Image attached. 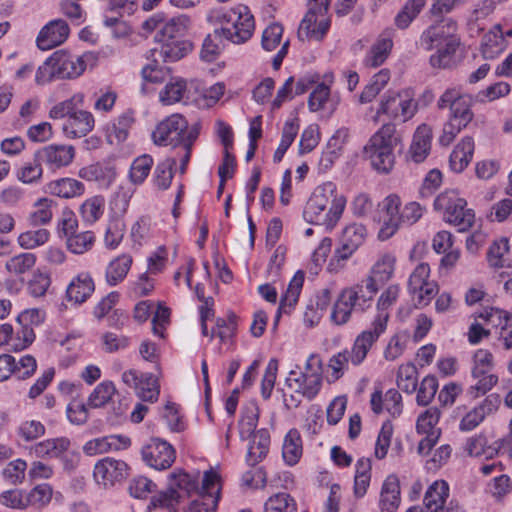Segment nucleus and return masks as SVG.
<instances>
[{"instance_id":"nucleus-1","label":"nucleus","mask_w":512,"mask_h":512,"mask_svg":"<svg viewBox=\"0 0 512 512\" xmlns=\"http://www.w3.org/2000/svg\"><path fill=\"white\" fill-rule=\"evenodd\" d=\"M346 206V198L339 195L336 185L324 182L318 185L306 202L303 218L306 222L331 231L339 222Z\"/></svg>"},{"instance_id":"nucleus-2","label":"nucleus","mask_w":512,"mask_h":512,"mask_svg":"<svg viewBox=\"0 0 512 512\" xmlns=\"http://www.w3.org/2000/svg\"><path fill=\"white\" fill-rule=\"evenodd\" d=\"M323 363L319 355L311 354L305 363L302 371L291 370L286 378L287 386L298 396L284 394V405L288 409L297 408L301 399L299 396L311 401L322 388Z\"/></svg>"},{"instance_id":"nucleus-3","label":"nucleus","mask_w":512,"mask_h":512,"mask_svg":"<svg viewBox=\"0 0 512 512\" xmlns=\"http://www.w3.org/2000/svg\"><path fill=\"white\" fill-rule=\"evenodd\" d=\"M207 20L211 24H220L218 28L224 39L233 44H243L253 35L254 17L245 5L233 8H215L209 11Z\"/></svg>"},{"instance_id":"nucleus-4","label":"nucleus","mask_w":512,"mask_h":512,"mask_svg":"<svg viewBox=\"0 0 512 512\" xmlns=\"http://www.w3.org/2000/svg\"><path fill=\"white\" fill-rule=\"evenodd\" d=\"M401 138L392 123L383 124L364 146V154L379 173H389L395 164V149Z\"/></svg>"},{"instance_id":"nucleus-5","label":"nucleus","mask_w":512,"mask_h":512,"mask_svg":"<svg viewBox=\"0 0 512 512\" xmlns=\"http://www.w3.org/2000/svg\"><path fill=\"white\" fill-rule=\"evenodd\" d=\"M94 60L92 53H84L76 56L65 50L55 51L36 73V82L43 84L49 81L51 76H57L62 79L77 78L83 74L87 64Z\"/></svg>"},{"instance_id":"nucleus-6","label":"nucleus","mask_w":512,"mask_h":512,"mask_svg":"<svg viewBox=\"0 0 512 512\" xmlns=\"http://www.w3.org/2000/svg\"><path fill=\"white\" fill-rule=\"evenodd\" d=\"M434 209L443 213V219L457 227L459 232L468 231L474 224L475 213L467 208V201L460 197L459 192L447 189L434 200Z\"/></svg>"},{"instance_id":"nucleus-7","label":"nucleus","mask_w":512,"mask_h":512,"mask_svg":"<svg viewBox=\"0 0 512 512\" xmlns=\"http://www.w3.org/2000/svg\"><path fill=\"white\" fill-rule=\"evenodd\" d=\"M382 324L376 323L372 331H362L355 339L350 351L343 350L333 355L329 360V367L333 370L335 379H338L347 368L349 362L359 366L367 357L369 350L379 339V332L382 331Z\"/></svg>"},{"instance_id":"nucleus-8","label":"nucleus","mask_w":512,"mask_h":512,"mask_svg":"<svg viewBox=\"0 0 512 512\" xmlns=\"http://www.w3.org/2000/svg\"><path fill=\"white\" fill-rule=\"evenodd\" d=\"M199 490L196 478L182 470H176L169 474L166 489L162 491V508L177 512L178 505Z\"/></svg>"},{"instance_id":"nucleus-9","label":"nucleus","mask_w":512,"mask_h":512,"mask_svg":"<svg viewBox=\"0 0 512 512\" xmlns=\"http://www.w3.org/2000/svg\"><path fill=\"white\" fill-rule=\"evenodd\" d=\"M329 5L330 0H310L309 11L298 29L302 40L321 41L324 38L330 28Z\"/></svg>"},{"instance_id":"nucleus-10","label":"nucleus","mask_w":512,"mask_h":512,"mask_svg":"<svg viewBox=\"0 0 512 512\" xmlns=\"http://www.w3.org/2000/svg\"><path fill=\"white\" fill-rule=\"evenodd\" d=\"M417 110V104L411 98L399 93L385 94L379 103V107L373 118L374 122H380L382 115L389 119L405 122L411 119Z\"/></svg>"},{"instance_id":"nucleus-11","label":"nucleus","mask_w":512,"mask_h":512,"mask_svg":"<svg viewBox=\"0 0 512 512\" xmlns=\"http://www.w3.org/2000/svg\"><path fill=\"white\" fill-rule=\"evenodd\" d=\"M219 475L213 470L205 471L202 486L196 498L188 507V512H216L220 499Z\"/></svg>"},{"instance_id":"nucleus-12","label":"nucleus","mask_w":512,"mask_h":512,"mask_svg":"<svg viewBox=\"0 0 512 512\" xmlns=\"http://www.w3.org/2000/svg\"><path fill=\"white\" fill-rule=\"evenodd\" d=\"M457 22L446 17L428 26L420 35L418 44L425 51H431L442 43L457 38Z\"/></svg>"},{"instance_id":"nucleus-13","label":"nucleus","mask_w":512,"mask_h":512,"mask_svg":"<svg viewBox=\"0 0 512 512\" xmlns=\"http://www.w3.org/2000/svg\"><path fill=\"white\" fill-rule=\"evenodd\" d=\"M121 380L126 386L133 388L141 400L149 402L158 400L160 393L158 380L151 373L128 369L122 373Z\"/></svg>"},{"instance_id":"nucleus-14","label":"nucleus","mask_w":512,"mask_h":512,"mask_svg":"<svg viewBox=\"0 0 512 512\" xmlns=\"http://www.w3.org/2000/svg\"><path fill=\"white\" fill-rule=\"evenodd\" d=\"M75 156V147L68 144H48L35 153V158L52 171L68 167Z\"/></svg>"},{"instance_id":"nucleus-15","label":"nucleus","mask_w":512,"mask_h":512,"mask_svg":"<svg viewBox=\"0 0 512 512\" xmlns=\"http://www.w3.org/2000/svg\"><path fill=\"white\" fill-rule=\"evenodd\" d=\"M129 471L130 468L125 461L113 457H105L96 462L93 476L98 484L107 487L123 481L128 477Z\"/></svg>"},{"instance_id":"nucleus-16","label":"nucleus","mask_w":512,"mask_h":512,"mask_svg":"<svg viewBox=\"0 0 512 512\" xmlns=\"http://www.w3.org/2000/svg\"><path fill=\"white\" fill-rule=\"evenodd\" d=\"M401 200L398 195L390 194L381 204L382 226L378 238L382 241L391 238L401 227Z\"/></svg>"},{"instance_id":"nucleus-17","label":"nucleus","mask_w":512,"mask_h":512,"mask_svg":"<svg viewBox=\"0 0 512 512\" xmlns=\"http://www.w3.org/2000/svg\"><path fill=\"white\" fill-rule=\"evenodd\" d=\"M501 404V397L497 393L487 395L477 406L466 413L459 423V429L469 432L478 427L486 417L497 412Z\"/></svg>"},{"instance_id":"nucleus-18","label":"nucleus","mask_w":512,"mask_h":512,"mask_svg":"<svg viewBox=\"0 0 512 512\" xmlns=\"http://www.w3.org/2000/svg\"><path fill=\"white\" fill-rule=\"evenodd\" d=\"M479 318L497 327L498 341L505 350H512V314L498 308H487Z\"/></svg>"},{"instance_id":"nucleus-19","label":"nucleus","mask_w":512,"mask_h":512,"mask_svg":"<svg viewBox=\"0 0 512 512\" xmlns=\"http://www.w3.org/2000/svg\"><path fill=\"white\" fill-rule=\"evenodd\" d=\"M70 33L66 21L54 19L43 26L36 38V45L40 50L47 51L63 44Z\"/></svg>"},{"instance_id":"nucleus-20","label":"nucleus","mask_w":512,"mask_h":512,"mask_svg":"<svg viewBox=\"0 0 512 512\" xmlns=\"http://www.w3.org/2000/svg\"><path fill=\"white\" fill-rule=\"evenodd\" d=\"M95 126V119L91 112L75 109L69 118L62 124V132L68 139L82 138L89 134Z\"/></svg>"},{"instance_id":"nucleus-21","label":"nucleus","mask_w":512,"mask_h":512,"mask_svg":"<svg viewBox=\"0 0 512 512\" xmlns=\"http://www.w3.org/2000/svg\"><path fill=\"white\" fill-rule=\"evenodd\" d=\"M367 229L361 223H351L344 227L340 243L341 246L336 250L339 259L346 260L365 242Z\"/></svg>"},{"instance_id":"nucleus-22","label":"nucleus","mask_w":512,"mask_h":512,"mask_svg":"<svg viewBox=\"0 0 512 512\" xmlns=\"http://www.w3.org/2000/svg\"><path fill=\"white\" fill-rule=\"evenodd\" d=\"M449 497V485L445 480H437L433 482L425 492L423 504L429 512H453L458 509V505L450 502L448 507H445L447 498Z\"/></svg>"},{"instance_id":"nucleus-23","label":"nucleus","mask_w":512,"mask_h":512,"mask_svg":"<svg viewBox=\"0 0 512 512\" xmlns=\"http://www.w3.org/2000/svg\"><path fill=\"white\" fill-rule=\"evenodd\" d=\"M342 290L348 296V299L356 306V311L364 312L372 306L379 287L377 284H374V280L366 277L358 283Z\"/></svg>"},{"instance_id":"nucleus-24","label":"nucleus","mask_w":512,"mask_h":512,"mask_svg":"<svg viewBox=\"0 0 512 512\" xmlns=\"http://www.w3.org/2000/svg\"><path fill=\"white\" fill-rule=\"evenodd\" d=\"M95 291L93 277L88 271H81L75 275L66 288L68 302L80 305L86 302Z\"/></svg>"},{"instance_id":"nucleus-25","label":"nucleus","mask_w":512,"mask_h":512,"mask_svg":"<svg viewBox=\"0 0 512 512\" xmlns=\"http://www.w3.org/2000/svg\"><path fill=\"white\" fill-rule=\"evenodd\" d=\"M160 272V249H157L148 258L147 271L142 273L135 281L130 283V289L136 297L149 295L156 286V279L152 276Z\"/></svg>"},{"instance_id":"nucleus-26","label":"nucleus","mask_w":512,"mask_h":512,"mask_svg":"<svg viewBox=\"0 0 512 512\" xmlns=\"http://www.w3.org/2000/svg\"><path fill=\"white\" fill-rule=\"evenodd\" d=\"M188 122L181 114H172L162 120V145H171L178 147L187 141L185 138L187 133ZM188 137L192 138L191 135Z\"/></svg>"},{"instance_id":"nucleus-27","label":"nucleus","mask_w":512,"mask_h":512,"mask_svg":"<svg viewBox=\"0 0 512 512\" xmlns=\"http://www.w3.org/2000/svg\"><path fill=\"white\" fill-rule=\"evenodd\" d=\"M71 447L67 437L50 438L29 447L28 454L39 459H53L64 456Z\"/></svg>"},{"instance_id":"nucleus-28","label":"nucleus","mask_w":512,"mask_h":512,"mask_svg":"<svg viewBox=\"0 0 512 512\" xmlns=\"http://www.w3.org/2000/svg\"><path fill=\"white\" fill-rule=\"evenodd\" d=\"M400 288L398 285H390L388 286L379 296L377 301V314L371 322L370 326L364 331H372L375 327L376 323H381L383 329L379 332V337L385 333L389 321V313L388 309L394 305L399 297Z\"/></svg>"},{"instance_id":"nucleus-29","label":"nucleus","mask_w":512,"mask_h":512,"mask_svg":"<svg viewBox=\"0 0 512 512\" xmlns=\"http://www.w3.org/2000/svg\"><path fill=\"white\" fill-rule=\"evenodd\" d=\"M133 265V257L129 253H122L113 257L105 267V282L109 287L117 286L127 277Z\"/></svg>"},{"instance_id":"nucleus-30","label":"nucleus","mask_w":512,"mask_h":512,"mask_svg":"<svg viewBox=\"0 0 512 512\" xmlns=\"http://www.w3.org/2000/svg\"><path fill=\"white\" fill-rule=\"evenodd\" d=\"M400 482L391 474L384 480L379 499L380 512H397L401 502Z\"/></svg>"},{"instance_id":"nucleus-31","label":"nucleus","mask_w":512,"mask_h":512,"mask_svg":"<svg viewBox=\"0 0 512 512\" xmlns=\"http://www.w3.org/2000/svg\"><path fill=\"white\" fill-rule=\"evenodd\" d=\"M339 101V97L331 95L330 86L322 82L318 83L310 93L308 107L312 112L328 110L331 115L337 109Z\"/></svg>"},{"instance_id":"nucleus-32","label":"nucleus","mask_w":512,"mask_h":512,"mask_svg":"<svg viewBox=\"0 0 512 512\" xmlns=\"http://www.w3.org/2000/svg\"><path fill=\"white\" fill-rule=\"evenodd\" d=\"M495 9L493 0H482L476 3L466 17V26L471 36H477L486 27L487 18Z\"/></svg>"},{"instance_id":"nucleus-33","label":"nucleus","mask_w":512,"mask_h":512,"mask_svg":"<svg viewBox=\"0 0 512 512\" xmlns=\"http://www.w3.org/2000/svg\"><path fill=\"white\" fill-rule=\"evenodd\" d=\"M44 190L50 195L70 199L82 196L85 193V186L77 179L64 177L48 182Z\"/></svg>"},{"instance_id":"nucleus-34","label":"nucleus","mask_w":512,"mask_h":512,"mask_svg":"<svg viewBox=\"0 0 512 512\" xmlns=\"http://www.w3.org/2000/svg\"><path fill=\"white\" fill-rule=\"evenodd\" d=\"M304 283V273L298 271L291 279L285 293L282 295L280 305L275 316L274 327L277 326L281 314H290L298 302Z\"/></svg>"},{"instance_id":"nucleus-35","label":"nucleus","mask_w":512,"mask_h":512,"mask_svg":"<svg viewBox=\"0 0 512 512\" xmlns=\"http://www.w3.org/2000/svg\"><path fill=\"white\" fill-rule=\"evenodd\" d=\"M432 129L426 124L420 125L413 136L409 149V156L415 163L423 162L430 153Z\"/></svg>"},{"instance_id":"nucleus-36","label":"nucleus","mask_w":512,"mask_h":512,"mask_svg":"<svg viewBox=\"0 0 512 512\" xmlns=\"http://www.w3.org/2000/svg\"><path fill=\"white\" fill-rule=\"evenodd\" d=\"M78 176L86 181L97 182L99 187L108 188L115 180V169L102 163H94L82 167L78 171Z\"/></svg>"},{"instance_id":"nucleus-37","label":"nucleus","mask_w":512,"mask_h":512,"mask_svg":"<svg viewBox=\"0 0 512 512\" xmlns=\"http://www.w3.org/2000/svg\"><path fill=\"white\" fill-rule=\"evenodd\" d=\"M250 439L246 462L253 467L267 456L270 447V434L267 429L262 428L256 431Z\"/></svg>"},{"instance_id":"nucleus-38","label":"nucleus","mask_w":512,"mask_h":512,"mask_svg":"<svg viewBox=\"0 0 512 512\" xmlns=\"http://www.w3.org/2000/svg\"><path fill=\"white\" fill-rule=\"evenodd\" d=\"M474 140L472 137H464L453 149L449 157V165L452 171L461 173L469 165L474 153Z\"/></svg>"},{"instance_id":"nucleus-39","label":"nucleus","mask_w":512,"mask_h":512,"mask_svg":"<svg viewBox=\"0 0 512 512\" xmlns=\"http://www.w3.org/2000/svg\"><path fill=\"white\" fill-rule=\"evenodd\" d=\"M464 451L471 457L492 459L499 453L497 441L488 444V439L483 433L473 435L466 439Z\"/></svg>"},{"instance_id":"nucleus-40","label":"nucleus","mask_w":512,"mask_h":512,"mask_svg":"<svg viewBox=\"0 0 512 512\" xmlns=\"http://www.w3.org/2000/svg\"><path fill=\"white\" fill-rule=\"evenodd\" d=\"M156 54V48L149 50V52L146 55V59L148 62L142 68L141 71V92L145 95L155 92L158 84L160 83V68L158 65L157 58L155 57Z\"/></svg>"},{"instance_id":"nucleus-41","label":"nucleus","mask_w":512,"mask_h":512,"mask_svg":"<svg viewBox=\"0 0 512 512\" xmlns=\"http://www.w3.org/2000/svg\"><path fill=\"white\" fill-rule=\"evenodd\" d=\"M192 142L193 138H190L187 141H184V143L180 144L177 148L176 155L169 157L166 159V165L168 166L169 172L168 176H162V188H167L170 186V183L172 181L174 171L173 168L176 166L177 163V157L180 161V167L179 171L181 174H184L187 170L188 163L191 158V150H192Z\"/></svg>"},{"instance_id":"nucleus-42","label":"nucleus","mask_w":512,"mask_h":512,"mask_svg":"<svg viewBox=\"0 0 512 512\" xmlns=\"http://www.w3.org/2000/svg\"><path fill=\"white\" fill-rule=\"evenodd\" d=\"M192 43L185 38H162V60L175 62L186 57L192 51Z\"/></svg>"},{"instance_id":"nucleus-43","label":"nucleus","mask_w":512,"mask_h":512,"mask_svg":"<svg viewBox=\"0 0 512 512\" xmlns=\"http://www.w3.org/2000/svg\"><path fill=\"white\" fill-rule=\"evenodd\" d=\"M506 49V39L500 26L484 35L481 43V54L484 59H495Z\"/></svg>"},{"instance_id":"nucleus-44","label":"nucleus","mask_w":512,"mask_h":512,"mask_svg":"<svg viewBox=\"0 0 512 512\" xmlns=\"http://www.w3.org/2000/svg\"><path fill=\"white\" fill-rule=\"evenodd\" d=\"M162 419L173 433H182L187 429V421L182 406L167 400L162 408Z\"/></svg>"},{"instance_id":"nucleus-45","label":"nucleus","mask_w":512,"mask_h":512,"mask_svg":"<svg viewBox=\"0 0 512 512\" xmlns=\"http://www.w3.org/2000/svg\"><path fill=\"white\" fill-rule=\"evenodd\" d=\"M119 301V293L118 292H110L108 295L103 297L94 307L93 314L98 320H102L107 317L109 325H115L114 318L117 317L118 320L123 317L126 318L123 310H114L112 314L110 312L113 310L117 302Z\"/></svg>"},{"instance_id":"nucleus-46","label":"nucleus","mask_w":512,"mask_h":512,"mask_svg":"<svg viewBox=\"0 0 512 512\" xmlns=\"http://www.w3.org/2000/svg\"><path fill=\"white\" fill-rule=\"evenodd\" d=\"M302 440L296 429L288 431L282 446V456L286 464L293 466L297 464L302 456Z\"/></svg>"},{"instance_id":"nucleus-47","label":"nucleus","mask_w":512,"mask_h":512,"mask_svg":"<svg viewBox=\"0 0 512 512\" xmlns=\"http://www.w3.org/2000/svg\"><path fill=\"white\" fill-rule=\"evenodd\" d=\"M396 258L392 254L382 255L371 268L368 279L374 280V284H384L391 279L395 269Z\"/></svg>"},{"instance_id":"nucleus-48","label":"nucleus","mask_w":512,"mask_h":512,"mask_svg":"<svg viewBox=\"0 0 512 512\" xmlns=\"http://www.w3.org/2000/svg\"><path fill=\"white\" fill-rule=\"evenodd\" d=\"M460 46V38H452L449 42H446L443 47L437 49L435 53H433L429 62L433 68L446 69L450 68L453 63L454 55L457 49Z\"/></svg>"},{"instance_id":"nucleus-49","label":"nucleus","mask_w":512,"mask_h":512,"mask_svg":"<svg viewBox=\"0 0 512 512\" xmlns=\"http://www.w3.org/2000/svg\"><path fill=\"white\" fill-rule=\"evenodd\" d=\"M105 199L101 195H95L87 198L79 208L82 220L87 224H94L104 214Z\"/></svg>"},{"instance_id":"nucleus-50","label":"nucleus","mask_w":512,"mask_h":512,"mask_svg":"<svg viewBox=\"0 0 512 512\" xmlns=\"http://www.w3.org/2000/svg\"><path fill=\"white\" fill-rule=\"evenodd\" d=\"M356 311V306L343 290L338 295L330 315L331 321L338 326L348 323L352 317V312Z\"/></svg>"},{"instance_id":"nucleus-51","label":"nucleus","mask_w":512,"mask_h":512,"mask_svg":"<svg viewBox=\"0 0 512 512\" xmlns=\"http://www.w3.org/2000/svg\"><path fill=\"white\" fill-rule=\"evenodd\" d=\"M50 237L46 228L29 229L18 235L17 243L24 250H33L48 243Z\"/></svg>"},{"instance_id":"nucleus-52","label":"nucleus","mask_w":512,"mask_h":512,"mask_svg":"<svg viewBox=\"0 0 512 512\" xmlns=\"http://www.w3.org/2000/svg\"><path fill=\"white\" fill-rule=\"evenodd\" d=\"M187 93L186 80L181 77H170L162 91V104L171 105L185 98Z\"/></svg>"},{"instance_id":"nucleus-53","label":"nucleus","mask_w":512,"mask_h":512,"mask_svg":"<svg viewBox=\"0 0 512 512\" xmlns=\"http://www.w3.org/2000/svg\"><path fill=\"white\" fill-rule=\"evenodd\" d=\"M392 46V40L388 38L378 40L368 51L364 59L365 66L370 68L381 66L388 58Z\"/></svg>"},{"instance_id":"nucleus-54","label":"nucleus","mask_w":512,"mask_h":512,"mask_svg":"<svg viewBox=\"0 0 512 512\" xmlns=\"http://www.w3.org/2000/svg\"><path fill=\"white\" fill-rule=\"evenodd\" d=\"M55 202L47 197L39 198L33 204V211L29 215L32 225L41 226L51 222L53 218V206Z\"/></svg>"},{"instance_id":"nucleus-55","label":"nucleus","mask_w":512,"mask_h":512,"mask_svg":"<svg viewBox=\"0 0 512 512\" xmlns=\"http://www.w3.org/2000/svg\"><path fill=\"white\" fill-rule=\"evenodd\" d=\"M408 292L416 307H425L438 294L439 286L435 281H427L416 287H408Z\"/></svg>"},{"instance_id":"nucleus-56","label":"nucleus","mask_w":512,"mask_h":512,"mask_svg":"<svg viewBox=\"0 0 512 512\" xmlns=\"http://www.w3.org/2000/svg\"><path fill=\"white\" fill-rule=\"evenodd\" d=\"M115 384L110 380L99 383L88 397V405L92 408H100L108 404L116 394Z\"/></svg>"},{"instance_id":"nucleus-57","label":"nucleus","mask_w":512,"mask_h":512,"mask_svg":"<svg viewBox=\"0 0 512 512\" xmlns=\"http://www.w3.org/2000/svg\"><path fill=\"white\" fill-rule=\"evenodd\" d=\"M417 377V368L413 363L400 365L397 371L398 388L408 394L414 393L417 387Z\"/></svg>"},{"instance_id":"nucleus-58","label":"nucleus","mask_w":512,"mask_h":512,"mask_svg":"<svg viewBox=\"0 0 512 512\" xmlns=\"http://www.w3.org/2000/svg\"><path fill=\"white\" fill-rule=\"evenodd\" d=\"M237 317L231 313L227 318H217L215 328L212 330L210 340L216 335L221 343L232 341L237 331Z\"/></svg>"},{"instance_id":"nucleus-59","label":"nucleus","mask_w":512,"mask_h":512,"mask_svg":"<svg viewBox=\"0 0 512 512\" xmlns=\"http://www.w3.org/2000/svg\"><path fill=\"white\" fill-rule=\"evenodd\" d=\"M37 257L30 252H23L10 257L5 263V269L14 275L25 274L36 264Z\"/></svg>"},{"instance_id":"nucleus-60","label":"nucleus","mask_w":512,"mask_h":512,"mask_svg":"<svg viewBox=\"0 0 512 512\" xmlns=\"http://www.w3.org/2000/svg\"><path fill=\"white\" fill-rule=\"evenodd\" d=\"M425 4L426 0H407L395 17V25L400 29L407 28L419 15Z\"/></svg>"},{"instance_id":"nucleus-61","label":"nucleus","mask_w":512,"mask_h":512,"mask_svg":"<svg viewBox=\"0 0 512 512\" xmlns=\"http://www.w3.org/2000/svg\"><path fill=\"white\" fill-rule=\"evenodd\" d=\"M84 102V95L79 93L73 95L71 98L58 102L49 110L48 116L53 120L67 119L69 115L78 107L82 106Z\"/></svg>"},{"instance_id":"nucleus-62","label":"nucleus","mask_w":512,"mask_h":512,"mask_svg":"<svg viewBox=\"0 0 512 512\" xmlns=\"http://www.w3.org/2000/svg\"><path fill=\"white\" fill-rule=\"evenodd\" d=\"M28 507L44 508L52 500L53 489L48 483H41L30 490H26Z\"/></svg>"},{"instance_id":"nucleus-63","label":"nucleus","mask_w":512,"mask_h":512,"mask_svg":"<svg viewBox=\"0 0 512 512\" xmlns=\"http://www.w3.org/2000/svg\"><path fill=\"white\" fill-rule=\"evenodd\" d=\"M95 240L96 236L92 231L77 232L75 235L68 237L66 245L71 253L80 255L91 250Z\"/></svg>"},{"instance_id":"nucleus-64","label":"nucleus","mask_w":512,"mask_h":512,"mask_svg":"<svg viewBox=\"0 0 512 512\" xmlns=\"http://www.w3.org/2000/svg\"><path fill=\"white\" fill-rule=\"evenodd\" d=\"M265 512H296L295 500L287 493H277L271 496L264 505Z\"/></svg>"}]
</instances>
